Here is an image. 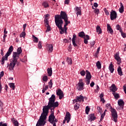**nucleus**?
I'll return each mask as SVG.
<instances>
[{
  "mask_svg": "<svg viewBox=\"0 0 126 126\" xmlns=\"http://www.w3.org/2000/svg\"><path fill=\"white\" fill-rule=\"evenodd\" d=\"M17 54H19V55H20L22 53V49H21V47H19L17 49Z\"/></svg>",
  "mask_w": 126,
  "mask_h": 126,
  "instance_id": "41",
  "label": "nucleus"
},
{
  "mask_svg": "<svg viewBox=\"0 0 126 126\" xmlns=\"http://www.w3.org/2000/svg\"><path fill=\"white\" fill-rule=\"evenodd\" d=\"M46 27H47V30L46 32H49L51 31V30H52V29H51V27L50 26V25L46 26Z\"/></svg>",
  "mask_w": 126,
  "mask_h": 126,
  "instance_id": "48",
  "label": "nucleus"
},
{
  "mask_svg": "<svg viewBox=\"0 0 126 126\" xmlns=\"http://www.w3.org/2000/svg\"><path fill=\"white\" fill-rule=\"evenodd\" d=\"M44 23L46 27L49 25V21H48V19H46L44 20Z\"/></svg>",
  "mask_w": 126,
  "mask_h": 126,
  "instance_id": "51",
  "label": "nucleus"
},
{
  "mask_svg": "<svg viewBox=\"0 0 126 126\" xmlns=\"http://www.w3.org/2000/svg\"><path fill=\"white\" fill-rule=\"evenodd\" d=\"M63 19L64 21H66L67 20H68V17L65 12L62 11L60 15H57L55 16V21L56 25L57 26L58 28L63 32V28L62 27L63 24Z\"/></svg>",
  "mask_w": 126,
  "mask_h": 126,
  "instance_id": "2",
  "label": "nucleus"
},
{
  "mask_svg": "<svg viewBox=\"0 0 126 126\" xmlns=\"http://www.w3.org/2000/svg\"><path fill=\"white\" fill-rule=\"evenodd\" d=\"M117 12L116 11L112 10L110 12V19L111 20H115L117 18Z\"/></svg>",
  "mask_w": 126,
  "mask_h": 126,
  "instance_id": "8",
  "label": "nucleus"
},
{
  "mask_svg": "<svg viewBox=\"0 0 126 126\" xmlns=\"http://www.w3.org/2000/svg\"><path fill=\"white\" fill-rule=\"evenodd\" d=\"M56 94L58 96H59V99L62 100L63 97V91L61 90V89H58V90L56 91Z\"/></svg>",
  "mask_w": 126,
  "mask_h": 126,
  "instance_id": "9",
  "label": "nucleus"
},
{
  "mask_svg": "<svg viewBox=\"0 0 126 126\" xmlns=\"http://www.w3.org/2000/svg\"><path fill=\"white\" fill-rule=\"evenodd\" d=\"M79 37H80L81 38H85L86 35H85V33H84V32H81L79 33Z\"/></svg>",
  "mask_w": 126,
  "mask_h": 126,
  "instance_id": "28",
  "label": "nucleus"
},
{
  "mask_svg": "<svg viewBox=\"0 0 126 126\" xmlns=\"http://www.w3.org/2000/svg\"><path fill=\"white\" fill-rule=\"evenodd\" d=\"M0 126H7L6 123H3L2 122H0Z\"/></svg>",
  "mask_w": 126,
  "mask_h": 126,
  "instance_id": "55",
  "label": "nucleus"
},
{
  "mask_svg": "<svg viewBox=\"0 0 126 126\" xmlns=\"http://www.w3.org/2000/svg\"><path fill=\"white\" fill-rule=\"evenodd\" d=\"M66 62L68 63V64H72V59L69 58L68 57L67 58Z\"/></svg>",
  "mask_w": 126,
  "mask_h": 126,
  "instance_id": "33",
  "label": "nucleus"
},
{
  "mask_svg": "<svg viewBox=\"0 0 126 126\" xmlns=\"http://www.w3.org/2000/svg\"><path fill=\"white\" fill-rule=\"evenodd\" d=\"M44 23L46 27L49 25V21H48V19H46L44 20Z\"/></svg>",
  "mask_w": 126,
  "mask_h": 126,
  "instance_id": "52",
  "label": "nucleus"
},
{
  "mask_svg": "<svg viewBox=\"0 0 126 126\" xmlns=\"http://www.w3.org/2000/svg\"><path fill=\"white\" fill-rule=\"evenodd\" d=\"M77 89L78 91H82L84 89V84L78 83Z\"/></svg>",
  "mask_w": 126,
  "mask_h": 126,
  "instance_id": "12",
  "label": "nucleus"
},
{
  "mask_svg": "<svg viewBox=\"0 0 126 126\" xmlns=\"http://www.w3.org/2000/svg\"><path fill=\"white\" fill-rule=\"evenodd\" d=\"M107 31L110 33V34H113L114 33V31H113V29L111 27V26H110V24H107Z\"/></svg>",
  "mask_w": 126,
  "mask_h": 126,
  "instance_id": "21",
  "label": "nucleus"
},
{
  "mask_svg": "<svg viewBox=\"0 0 126 126\" xmlns=\"http://www.w3.org/2000/svg\"><path fill=\"white\" fill-rule=\"evenodd\" d=\"M80 106V105L79 104V103H76L74 106V110H75V111L78 110V109H79Z\"/></svg>",
  "mask_w": 126,
  "mask_h": 126,
  "instance_id": "34",
  "label": "nucleus"
},
{
  "mask_svg": "<svg viewBox=\"0 0 126 126\" xmlns=\"http://www.w3.org/2000/svg\"><path fill=\"white\" fill-rule=\"evenodd\" d=\"M96 32H98V34H101L102 33V29L99 26H97L96 27Z\"/></svg>",
  "mask_w": 126,
  "mask_h": 126,
  "instance_id": "29",
  "label": "nucleus"
},
{
  "mask_svg": "<svg viewBox=\"0 0 126 126\" xmlns=\"http://www.w3.org/2000/svg\"><path fill=\"white\" fill-rule=\"evenodd\" d=\"M89 117V120L91 121V122L95 121V120H96V117H95V116L94 115V114H90Z\"/></svg>",
  "mask_w": 126,
  "mask_h": 126,
  "instance_id": "22",
  "label": "nucleus"
},
{
  "mask_svg": "<svg viewBox=\"0 0 126 126\" xmlns=\"http://www.w3.org/2000/svg\"><path fill=\"white\" fill-rule=\"evenodd\" d=\"M48 84L50 88H52L53 87V82L52 81V80H50V82L48 83Z\"/></svg>",
  "mask_w": 126,
  "mask_h": 126,
  "instance_id": "46",
  "label": "nucleus"
},
{
  "mask_svg": "<svg viewBox=\"0 0 126 126\" xmlns=\"http://www.w3.org/2000/svg\"><path fill=\"white\" fill-rule=\"evenodd\" d=\"M111 73H113L114 72V71L115 70V69L114 68V65L113 64V63H111L109 67H108Z\"/></svg>",
  "mask_w": 126,
  "mask_h": 126,
  "instance_id": "20",
  "label": "nucleus"
},
{
  "mask_svg": "<svg viewBox=\"0 0 126 126\" xmlns=\"http://www.w3.org/2000/svg\"><path fill=\"white\" fill-rule=\"evenodd\" d=\"M67 121V123H69L70 121V113L69 112H66L65 116L64 117V120L63 121V124H65V122Z\"/></svg>",
  "mask_w": 126,
  "mask_h": 126,
  "instance_id": "7",
  "label": "nucleus"
},
{
  "mask_svg": "<svg viewBox=\"0 0 126 126\" xmlns=\"http://www.w3.org/2000/svg\"><path fill=\"white\" fill-rule=\"evenodd\" d=\"M42 5H43V6L46 8V7H49V3H48L47 2H44L43 3H42Z\"/></svg>",
  "mask_w": 126,
  "mask_h": 126,
  "instance_id": "39",
  "label": "nucleus"
},
{
  "mask_svg": "<svg viewBox=\"0 0 126 126\" xmlns=\"http://www.w3.org/2000/svg\"><path fill=\"white\" fill-rule=\"evenodd\" d=\"M94 85H95V83H94V82H92L90 84L91 87H94Z\"/></svg>",
  "mask_w": 126,
  "mask_h": 126,
  "instance_id": "61",
  "label": "nucleus"
},
{
  "mask_svg": "<svg viewBox=\"0 0 126 126\" xmlns=\"http://www.w3.org/2000/svg\"><path fill=\"white\" fill-rule=\"evenodd\" d=\"M90 111V108H89V106H86L85 112L87 115H88L89 114Z\"/></svg>",
  "mask_w": 126,
  "mask_h": 126,
  "instance_id": "37",
  "label": "nucleus"
},
{
  "mask_svg": "<svg viewBox=\"0 0 126 126\" xmlns=\"http://www.w3.org/2000/svg\"><path fill=\"white\" fill-rule=\"evenodd\" d=\"M32 38L33 39V41L34 43H38V38L37 37L35 36V35H32Z\"/></svg>",
  "mask_w": 126,
  "mask_h": 126,
  "instance_id": "40",
  "label": "nucleus"
},
{
  "mask_svg": "<svg viewBox=\"0 0 126 126\" xmlns=\"http://www.w3.org/2000/svg\"><path fill=\"white\" fill-rule=\"evenodd\" d=\"M61 31H60V34H63V33H64V32H65V33H66V30H67V28H64V29H63V32L62 31V30H61Z\"/></svg>",
  "mask_w": 126,
  "mask_h": 126,
  "instance_id": "42",
  "label": "nucleus"
},
{
  "mask_svg": "<svg viewBox=\"0 0 126 126\" xmlns=\"http://www.w3.org/2000/svg\"><path fill=\"white\" fill-rule=\"evenodd\" d=\"M56 105H54L53 101L51 100V97L49 99V102L47 105L43 106L42 113L38 120L36 126H43L46 124V120H47V116L49 114V110L52 107H56Z\"/></svg>",
  "mask_w": 126,
  "mask_h": 126,
  "instance_id": "1",
  "label": "nucleus"
},
{
  "mask_svg": "<svg viewBox=\"0 0 126 126\" xmlns=\"http://www.w3.org/2000/svg\"><path fill=\"white\" fill-rule=\"evenodd\" d=\"M99 9L98 8H95L94 9V13H95V14L98 15L99 14Z\"/></svg>",
  "mask_w": 126,
  "mask_h": 126,
  "instance_id": "53",
  "label": "nucleus"
},
{
  "mask_svg": "<svg viewBox=\"0 0 126 126\" xmlns=\"http://www.w3.org/2000/svg\"><path fill=\"white\" fill-rule=\"evenodd\" d=\"M81 101L83 102L84 101V98L83 96L80 95L79 96H76V99L73 100V103L74 104L75 102L77 103V102H81Z\"/></svg>",
  "mask_w": 126,
  "mask_h": 126,
  "instance_id": "10",
  "label": "nucleus"
},
{
  "mask_svg": "<svg viewBox=\"0 0 126 126\" xmlns=\"http://www.w3.org/2000/svg\"><path fill=\"white\" fill-rule=\"evenodd\" d=\"M51 101H53L52 104H53L54 105H56V106L52 107L51 108L49 109V110H51V114L52 115H54V112L55 111V109L56 108H58L59 107V102L56 101V95L55 94H52L51 97Z\"/></svg>",
  "mask_w": 126,
  "mask_h": 126,
  "instance_id": "5",
  "label": "nucleus"
},
{
  "mask_svg": "<svg viewBox=\"0 0 126 126\" xmlns=\"http://www.w3.org/2000/svg\"><path fill=\"white\" fill-rule=\"evenodd\" d=\"M120 33H121V35L123 37V38H126V33L124 32H123V31H122V32H120Z\"/></svg>",
  "mask_w": 126,
  "mask_h": 126,
  "instance_id": "50",
  "label": "nucleus"
},
{
  "mask_svg": "<svg viewBox=\"0 0 126 126\" xmlns=\"http://www.w3.org/2000/svg\"><path fill=\"white\" fill-rule=\"evenodd\" d=\"M112 94L116 100H118V99L120 98V95H119V94H117L116 93H113Z\"/></svg>",
  "mask_w": 126,
  "mask_h": 126,
  "instance_id": "32",
  "label": "nucleus"
},
{
  "mask_svg": "<svg viewBox=\"0 0 126 126\" xmlns=\"http://www.w3.org/2000/svg\"><path fill=\"white\" fill-rule=\"evenodd\" d=\"M42 80L45 82H47V81H48V76L46 75L43 76V77L42 78Z\"/></svg>",
  "mask_w": 126,
  "mask_h": 126,
  "instance_id": "43",
  "label": "nucleus"
},
{
  "mask_svg": "<svg viewBox=\"0 0 126 126\" xmlns=\"http://www.w3.org/2000/svg\"><path fill=\"white\" fill-rule=\"evenodd\" d=\"M118 103L121 109H124V106L125 105V102H124V100L119 99L118 101Z\"/></svg>",
  "mask_w": 126,
  "mask_h": 126,
  "instance_id": "17",
  "label": "nucleus"
},
{
  "mask_svg": "<svg viewBox=\"0 0 126 126\" xmlns=\"http://www.w3.org/2000/svg\"><path fill=\"white\" fill-rule=\"evenodd\" d=\"M26 35V33L24 31L21 33L20 35V38H25V36Z\"/></svg>",
  "mask_w": 126,
  "mask_h": 126,
  "instance_id": "35",
  "label": "nucleus"
},
{
  "mask_svg": "<svg viewBox=\"0 0 126 126\" xmlns=\"http://www.w3.org/2000/svg\"><path fill=\"white\" fill-rule=\"evenodd\" d=\"M97 110L98 111V112H99V113L103 112V111L102 110V108H101V107H100V106H97Z\"/></svg>",
  "mask_w": 126,
  "mask_h": 126,
  "instance_id": "57",
  "label": "nucleus"
},
{
  "mask_svg": "<svg viewBox=\"0 0 126 126\" xmlns=\"http://www.w3.org/2000/svg\"><path fill=\"white\" fill-rule=\"evenodd\" d=\"M114 58L115 60H116V61L118 62V64H120L121 63H122V60L118 53H117L115 55Z\"/></svg>",
  "mask_w": 126,
  "mask_h": 126,
  "instance_id": "16",
  "label": "nucleus"
},
{
  "mask_svg": "<svg viewBox=\"0 0 126 126\" xmlns=\"http://www.w3.org/2000/svg\"><path fill=\"white\" fill-rule=\"evenodd\" d=\"M38 49H42V41H39L38 44Z\"/></svg>",
  "mask_w": 126,
  "mask_h": 126,
  "instance_id": "45",
  "label": "nucleus"
},
{
  "mask_svg": "<svg viewBox=\"0 0 126 126\" xmlns=\"http://www.w3.org/2000/svg\"><path fill=\"white\" fill-rule=\"evenodd\" d=\"M47 73L49 76H52V74L53 73V70H52L51 67L47 68Z\"/></svg>",
  "mask_w": 126,
  "mask_h": 126,
  "instance_id": "27",
  "label": "nucleus"
},
{
  "mask_svg": "<svg viewBox=\"0 0 126 126\" xmlns=\"http://www.w3.org/2000/svg\"><path fill=\"white\" fill-rule=\"evenodd\" d=\"M64 3L65 4H68L69 3V0H65Z\"/></svg>",
  "mask_w": 126,
  "mask_h": 126,
  "instance_id": "64",
  "label": "nucleus"
},
{
  "mask_svg": "<svg viewBox=\"0 0 126 126\" xmlns=\"http://www.w3.org/2000/svg\"><path fill=\"white\" fill-rule=\"evenodd\" d=\"M43 89L46 91V90H48V89H49V86H46L45 88L43 87Z\"/></svg>",
  "mask_w": 126,
  "mask_h": 126,
  "instance_id": "60",
  "label": "nucleus"
},
{
  "mask_svg": "<svg viewBox=\"0 0 126 126\" xmlns=\"http://www.w3.org/2000/svg\"><path fill=\"white\" fill-rule=\"evenodd\" d=\"M19 54L17 53V52H13V59L12 61L14 63H17V60L19 59Z\"/></svg>",
  "mask_w": 126,
  "mask_h": 126,
  "instance_id": "11",
  "label": "nucleus"
},
{
  "mask_svg": "<svg viewBox=\"0 0 126 126\" xmlns=\"http://www.w3.org/2000/svg\"><path fill=\"white\" fill-rule=\"evenodd\" d=\"M78 83H80L81 84H84L83 83V80L82 79H79Z\"/></svg>",
  "mask_w": 126,
  "mask_h": 126,
  "instance_id": "59",
  "label": "nucleus"
},
{
  "mask_svg": "<svg viewBox=\"0 0 126 126\" xmlns=\"http://www.w3.org/2000/svg\"><path fill=\"white\" fill-rule=\"evenodd\" d=\"M105 107L106 109H111V120L112 121H113V122H115V123H117V122H118V113H117L116 109L112 108V106H111L110 103H107Z\"/></svg>",
  "mask_w": 126,
  "mask_h": 126,
  "instance_id": "3",
  "label": "nucleus"
},
{
  "mask_svg": "<svg viewBox=\"0 0 126 126\" xmlns=\"http://www.w3.org/2000/svg\"><path fill=\"white\" fill-rule=\"evenodd\" d=\"M110 91L113 92V93H115L116 91H118V88L116 87L115 84H112L110 87Z\"/></svg>",
  "mask_w": 126,
  "mask_h": 126,
  "instance_id": "15",
  "label": "nucleus"
},
{
  "mask_svg": "<svg viewBox=\"0 0 126 126\" xmlns=\"http://www.w3.org/2000/svg\"><path fill=\"white\" fill-rule=\"evenodd\" d=\"M86 79H91V78H92V75H91V73H90V72H89V71L86 70Z\"/></svg>",
  "mask_w": 126,
  "mask_h": 126,
  "instance_id": "18",
  "label": "nucleus"
},
{
  "mask_svg": "<svg viewBox=\"0 0 126 126\" xmlns=\"http://www.w3.org/2000/svg\"><path fill=\"white\" fill-rule=\"evenodd\" d=\"M116 29L117 30L120 31V32H122L123 31V30H122V28L121 27V26H120V25H116Z\"/></svg>",
  "mask_w": 126,
  "mask_h": 126,
  "instance_id": "36",
  "label": "nucleus"
},
{
  "mask_svg": "<svg viewBox=\"0 0 126 126\" xmlns=\"http://www.w3.org/2000/svg\"><path fill=\"white\" fill-rule=\"evenodd\" d=\"M76 38V35H75V34L73 35V37L72 39V44H73V46H74V47H78V46L77 45V44H76V43H75V39Z\"/></svg>",
  "mask_w": 126,
  "mask_h": 126,
  "instance_id": "19",
  "label": "nucleus"
},
{
  "mask_svg": "<svg viewBox=\"0 0 126 126\" xmlns=\"http://www.w3.org/2000/svg\"><path fill=\"white\" fill-rule=\"evenodd\" d=\"M123 89L125 94H126V85L123 86Z\"/></svg>",
  "mask_w": 126,
  "mask_h": 126,
  "instance_id": "63",
  "label": "nucleus"
},
{
  "mask_svg": "<svg viewBox=\"0 0 126 126\" xmlns=\"http://www.w3.org/2000/svg\"><path fill=\"white\" fill-rule=\"evenodd\" d=\"M86 38L85 37H84V43L85 44H88V40L90 39V36H89V35H86Z\"/></svg>",
  "mask_w": 126,
  "mask_h": 126,
  "instance_id": "25",
  "label": "nucleus"
},
{
  "mask_svg": "<svg viewBox=\"0 0 126 126\" xmlns=\"http://www.w3.org/2000/svg\"><path fill=\"white\" fill-rule=\"evenodd\" d=\"M16 63L17 62H14L13 60H12V62L10 63L9 65V69H10V70H13L14 66L16 65Z\"/></svg>",
  "mask_w": 126,
  "mask_h": 126,
  "instance_id": "13",
  "label": "nucleus"
},
{
  "mask_svg": "<svg viewBox=\"0 0 126 126\" xmlns=\"http://www.w3.org/2000/svg\"><path fill=\"white\" fill-rule=\"evenodd\" d=\"M96 66H97V68H98V69H101V63H100L99 61H98L96 63Z\"/></svg>",
  "mask_w": 126,
  "mask_h": 126,
  "instance_id": "38",
  "label": "nucleus"
},
{
  "mask_svg": "<svg viewBox=\"0 0 126 126\" xmlns=\"http://www.w3.org/2000/svg\"><path fill=\"white\" fill-rule=\"evenodd\" d=\"M9 85L12 90H14L15 89V85L14 83H9Z\"/></svg>",
  "mask_w": 126,
  "mask_h": 126,
  "instance_id": "31",
  "label": "nucleus"
},
{
  "mask_svg": "<svg viewBox=\"0 0 126 126\" xmlns=\"http://www.w3.org/2000/svg\"><path fill=\"white\" fill-rule=\"evenodd\" d=\"M85 82H86L87 85H89V84H90V79H86Z\"/></svg>",
  "mask_w": 126,
  "mask_h": 126,
  "instance_id": "47",
  "label": "nucleus"
},
{
  "mask_svg": "<svg viewBox=\"0 0 126 126\" xmlns=\"http://www.w3.org/2000/svg\"><path fill=\"white\" fill-rule=\"evenodd\" d=\"M48 122H49L50 124H55L56 123H58V119H56L55 115H50L49 116Z\"/></svg>",
  "mask_w": 126,
  "mask_h": 126,
  "instance_id": "6",
  "label": "nucleus"
},
{
  "mask_svg": "<svg viewBox=\"0 0 126 126\" xmlns=\"http://www.w3.org/2000/svg\"><path fill=\"white\" fill-rule=\"evenodd\" d=\"M117 71L119 75L122 76V75H123V71H122V68L121 67V66H119L118 67Z\"/></svg>",
  "mask_w": 126,
  "mask_h": 126,
  "instance_id": "30",
  "label": "nucleus"
},
{
  "mask_svg": "<svg viewBox=\"0 0 126 126\" xmlns=\"http://www.w3.org/2000/svg\"><path fill=\"white\" fill-rule=\"evenodd\" d=\"M76 11H77L76 14L77 16L81 15V7H76Z\"/></svg>",
  "mask_w": 126,
  "mask_h": 126,
  "instance_id": "23",
  "label": "nucleus"
},
{
  "mask_svg": "<svg viewBox=\"0 0 126 126\" xmlns=\"http://www.w3.org/2000/svg\"><path fill=\"white\" fill-rule=\"evenodd\" d=\"M104 12L106 14V15H109L110 14V13L109 12V11H108V10H107V9L106 8H105L104 9Z\"/></svg>",
  "mask_w": 126,
  "mask_h": 126,
  "instance_id": "54",
  "label": "nucleus"
},
{
  "mask_svg": "<svg viewBox=\"0 0 126 126\" xmlns=\"http://www.w3.org/2000/svg\"><path fill=\"white\" fill-rule=\"evenodd\" d=\"M4 72L3 71H1L0 74V79H1L2 76H3Z\"/></svg>",
  "mask_w": 126,
  "mask_h": 126,
  "instance_id": "58",
  "label": "nucleus"
},
{
  "mask_svg": "<svg viewBox=\"0 0 126 126\" xmlns=\"http://www.w3.org/2000/svg\"><path fill=\"white\" fill-rule=\"evenodd\" d=\"M27 26V25L26 24H25L24 25H23V31L25 32V29L26 28V26Z\"/></svg>",
  "mask_w": 126,
  "mask_h": 126,
  "instance_id": "62",
  "label": "nucleus"
},
{
  "mask_svg": "<svg viewBox=\"0 0 126 126\" xmlns=\"http://www.w3.org/2000/svg\"><path fill=\"white\" fill-rule=\"evenodd\" d=\"M120 8H119V12L120 13H123L124 11V8L125 7H124V5H123V3L121 2L120 3Z\"/></svg>",
  "mask_w": 126,
  "mask_h": 126,
  "instance_id": "26",
  "label": "nucleus"
},
{
  "mask_svg": "<svg viewBox=\"0 0 126 126\" xmlns=\"http://www.w3.org/2000/svg\"><path fill=\"white\" fill-rule=\"evenodd\" d=\"M105 116H106V113H105V112H104L102 114H101V115L100 121H102V120H103V119H104V117H105Z\"/></svg>",
  "mask_w": 126,
  "mask_h": 126,
  "instance_id": "49",
  "label": "nucleus"
},
{
  "mask_svg": "<svg viewBox=\"0 0 126 126\" xmlns=\"http://www.w3.org/2000/svg\"><path fill=\"white\" fill-rule=\"evenodd\" d=\"M11 121L14 125V126H18L19 123L17 121V120L15 118H11Z\"/></svg>",
  "mask_w": 126,
  "mask_h": 126,
  "instance_id": "24",
  "label": "nucleus"
},
{
  "mask_svg": "<svg viewBox=\"0 0 126 126\" xmlns=\"http://www.w3.org/2000/svg\"><path fill=\"white\" fill-rule=\"evenodd\" d=\"M65 22V24L64 25V28H66L67 25H68V24H69V23H70V21L67 20L66 21H64Z\"/></svg>",
  "mask_w": 126,
  "mask_h": 126,
  "instance_id": "44",
  "label": "nucleus"
},
{
  "mask_svg": "<svg viewBox=\"0 0 126 126\" xmlns=\"http://www.w3.org/2000/svg\"><path fill=\"white\" fill-rule=\"evenodd\" d=\"M46 47L48 53H52V52H53V50H54V46L53 44H47Z\"/></svg>",
  "mask_w": 126,
  "mask_h": 126,
  "instance_id": "14",
  "label": "nucleus"
},
{
  "mask_svg": "<svg viewBox=\"0 0 126 126\" xmlns=\"http://www.w3.org/2000/svg\"><path fill=\"white\" fill-rule=\"evenodd\" d=\"M80 74L82 76H84V75H85V71H84V70H82L80 72Z\"/></svg>",
  "mask_w": 126,
  "mask_h": 126,
  "instance_id": "56",
  "label": "nucleus"
},
{
  "mask_svg": "<svg viewBox=\"0 0 126 126\" xmlns=\"http://www.w3.org/2000/svg\"><path fill=\"white\" fill-rule=\"evenodd\" d=\"M13 51V46H12V45H11L9 48L8 50L6 53L5 55L4 56H3L1 59V64H2V65L4 64V62H5V61H7V59L8 57H9L10 55H11V53H12Z\"/></svg>",
  "mask_w": 126,
  "mask_h": 126,
  "instance_id": "4",
  "label": "nucleus"
}]
</instances>
